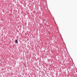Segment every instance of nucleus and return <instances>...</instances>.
<instances>
[{
	"mask_svg": "<svg viewBox=\"0 0 77 77\" xmlns=\"http://www.w3.org/2000/svg\"><path fill=\"white\" fill-rule=\"evenodd\" d=\"M43 21H44V22L45 21V20H43Z\"/></svg>",
	"mask_w": 77,
	"mask_h": 77,
	"instance_id": "2",
	"label": "nucleus"
},
{
	"mask_svg": "<svg viewBox=\"0 0 77 77\" xmlns=\"http://www.w3.org/2000/svg\"><path fill=\"white\" fill-rule=\"evenodd\" d=\"M25 67H26V66H25Z\"/></svg>",
	"mask_w": 77,
	"mask_h": 77,
	"instance_id": "3",
	"label": "nucleus"
},
{
	"mask_svg": "<svg viewBox=\"0 0 77 77\" xmlns=\"http://www.w3.org/2000/svg\"><path fill=\"white\" fill-rule=\"evenodd\" d=\"M15 42H16L17 44V43H18V41H17V40H15Z\"/></svg>",
	"mask_w": 77,
	"mask_h": 77,
	"instance_id": "1",
	"label": "nucleus"
}]
</instances>
